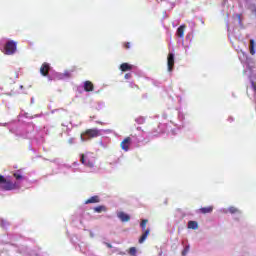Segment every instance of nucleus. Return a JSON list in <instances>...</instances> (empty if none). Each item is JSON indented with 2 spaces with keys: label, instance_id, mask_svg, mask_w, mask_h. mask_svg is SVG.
<instances>
[{
  "label": "nucleus",
  "instance_id": "obj_25",
  "mask_svg": "<svg viewBox=\"0 0 256 256\" xmlns=\"http://www.w3.org/2000/svg\"><path fill=\"white\" fill-rule=\"evenodd\" d=\"M124 47L125 49H131V43L129 42L124 43Z\"/></svg>",
  "mask_w": 256,
  "mask_h": 256
},
{
  "label": "nucleus",
  "instance_id": "obj_2",
  "mask_svg": "<svg viewBox=\"0 0 256 256\" xmlns=\"http://www.w3.org/2000/svg\"><path fill=\"white\" fill-rule=\"evenodd\" d=\"M0 186L4 191H13L17 189V183H13L11 180H7L5 176L0 175Z\"/></svg>",
  "mask_w": 256,
  "mask_h": 256
},
{
  "label": "nucleus",
  "instance_id": "obj_15",
  "mask_svg": "<svg viewBox=\"0 0 256 256\" xmlns=\"http://www.w3.org/2000/svg\"><path fill=\"white\" fill-rule=\"evenodd\" d=\"M188 229H199V223L197 221H189Z\"/></svg>",
  "mask_w": 256,
  "mask_h": 256
},
{
  "label": "nucleus",
  "instance_id": "obj_5",
  "mask_svg": "<svg viewBox=\"0 0 256 256\" xmlns=\"http://www.w3.org/2000/svg\"><path fill=\"white\" fill-rule=\"evenodd\" d=\"M168 71L171 73L173 67H175V54L169 53L167 57Z\"/></svg>",
  "mask_w": 256,
  "mask_h": 256
},
{
  "label": "nucleus",
  "instance_id": "obj_11",
  "mask_svg": "<svg viewBox=\"0 0 256 256\" xmlns=\"http://www.w3.org/2000/svg\"><path fill=\"white\" fill-rule=\"evenodd\" d=\"M198 213H202V215H207V213H213V206L202 207L198 210Z\"/></svg>",
  "mask_w": 256,
  "mask_h": 256
},
{
  "label": "nucleus",
  "instance_id": "obj_28",
  "mask_svg": "<svg viewBox=\"0 0 256 256\" xmlns=\"http://www.w3.org/2000/svg\"><path fill=\"white\" fill-rule=\"evenodd\" d=\"M106 247H108V249H113V246L110 243H106Z\"/></svg>",
  "mask_w": 256,
  "mask_h": 256
},
{
  "label": "nucleus",
  "instance_id": "obj_8",
  "mask_svg": "<svg viewBox=\"0 0 256 256\" xmlns=\"http://www.w3.org/2000/svg\"><path fill=\"white\" fill-rule=\"evenodd\" d=\"M84 91L86 93H90L91 91H95V86L93 85V82L87 80L84 82Z\"/></svg>",
  "mask_w": 256,
  "mask_h": 256
},
{
  "label": "nucleus",
  "instance_id": "obj_22",
  "mask_svg": "<svg viewBox=\"0 0 256 256\" xmlns=\"http://www.w3.org/2000/svg\"><path fill=\"white\" fill-rule=\"evenodd\" d=\"M147 222H148V220H142V222L140 223V227H141L142 229H146V227H147Z\"/></svg>",
  "mask_w": 256,
  "mask_h": 256
},
{
  "label": "nucleus",
  "instance_id": "obj_16",
  "mask_svg": "<svg viewBox=\"0 0 256 256\" xmlns=\"http://www.w3.org/2000/svg\"><path fill=\"white\" fill-rule=\"evenodd\" d=\"M94 211L95 213H103L105 211H107V207L101 205V206H97V207H94Z\"/></svg>",
  "mask_w": 256,
  "mask_h": 256
},
{
  "label": "nucleus",
  "instance_id": "obj_20",
  "mask_svg": "<svg viewBox=\"0 0 256 256\" xmlns=\"http://www.w3.org/2000/svg\"><path fill=\"white\" fill-rule=\"evenodd\" d=\"M13 177H15L16 181H21L23 180V175L19 174V173H14Z\"/></svg>",
  "mask_w": 256,
  "mask_h": 256
},
{
  "label": "nucleus",
  "instance_id": "obj_1",
  "mask_svg": "<svg viewBox=\"0 0 256 256\" xmlns=\"http://www.w3.org/2000/svg\"><path fill=\"white\" fill-rule=\"evenodd\" d=\"M101 136V130L97 128L86 129L80 136L81 141H89L91 139H97Z\"/></svg>",
  "mask_w": 256,
  "mask_h": 256
},
{
  "label": "nucleus",
  "instance_id": "obj_23",
  "mask_svg": "<svg viewBox=\"0 0 256 256\" xmlns=\"http://www.w3.org/2000/svg\"><path fill=\"white\" fill-rule=\"evenodd\" d=\"M189 246H186L184 249H183V251H182V256H185V255H187V253H189Z\"/></svg>",
  "mask_w": 256,
  "mask_h": 256
},
{
  "label": "nucleus",
  "instance_id": "obj_19",
  "mask_svg": "<svg viewBox=\"0 0 256 256\" xmlns=\"http://www.w3.org/2000/svg\"><path fill=\"white\" fill-rule=\"evenodd\" d=\"M129 255H132V256H135V255H137V248H135V247H131L130 249H129Z\"/></svg>",
  "mask_w": 256,
  "mask_h": 256
},
{
  "label": "nucleus",
  "instance_id": "obj_7",
  "mask_svg": "<svg viewBox=\"0 0 256 256\" xmlns=\"http://www.w3.org/2000/svg\"><path fill=\"white\" fill-rule=\"evenodd\" d=\"M81 163L83 165H85L86 167H90L93 168L95 167V162H93L92 160H90L89 158H85V154L81 155V159H80Z\"/></svg>",
  "mask_w": 256,
  "mask_h": 256
},
{
  "label": "nucleus",
  "instance_id": "obj_10",
  "mask_svg": "<svg viewBox=\"0 0 256 256\" xmlns=\"http://www.w3.org/2000/svg\"><path fill=\"white\" fill-rule=\"evenodd\" d=\"M120 70L125 73L127 71H132L133 70V65L129 64V63H122L120 65Z\"/></svg>",
  "mask_w": 256,
  "mask_h": 256
},
{
  "label": "nucleus",
  "instance_id": "obj_26",
  "mask_svg": "<svg viewBox=\"0 0 256 256\" xmlns=\"http://www.w3.org/2000/svg\"><path fill=\"white\" fill-rule=\"evenodd\" d=\"M69 145H73L75 143V138H70L68 140Z\"/></svg>",
  "mask_w": 256,
  "mask_h": 256
},
{
  "label": "nucleus",
  "instance_id": "obj_12",
  "mask_svg": "<svg viewBox=\"0 0 256 256\" xmlns=\"http://www.w3.org/2000/svg\"><path fill=\"white\" fill-rule=\"evenodd\" d=\"M185 25H181L176 32L177 37H180V39H183L185 37Z\"/></svg>",
  "mask_w": 256,
  "mask_h": 256
},
{
  "label": "nucleus",
  "instance_id": "obj_17",
  "mask_svg": "<svg viewBox=\"0 0 256 256\" xmlns=\"http://www.w3.org/2000/svg\"><path fill=\"white\" fill-rule=\"evenodd\" d=\"M250 54L255 55V40H250Z\"/></svg>",
  "mask_w": 256,
  "mask_h": 256
},
{
  "label": "nucleus",
  "instance_id": "obj_6",
  "mask_svg": "<svg viewBox=\"0 0 256 256\" xmlns=\"http://www.w3.org/2000/svg\"><path fill=\"white\" fill-rule=\"evenodd\" d=\"M120 147L123 151H129V147H131V137H126L121 143Z\"/></svg>",
  "mask_w": 256,
  "mask_h": 256
},
{
  "label": "nucleus",
  "instance_id": "obj_27",
  "mask_svg": "<svg viewBox=\"0 0 256 256\" xmlns=\"http://www.w3.org/2000/svg\"><path fill=\"white\" fill-rule=\"evenodd\" d=\"M124 78H125V79H131V73L125 74Z\"/></svg>",
  "mask_w": 256,
  "mask_h": 256
},
{
  "label": "nucleus",
  "instance_id": "obj_24",
  "mask_svg": "<svg viewBox=\"0 0 256 256\" xmlns=\"http://www.w3.org/2000/svg\"><path fill=\"white\" fill-rule=\"evenodd\" d=\"M63 76L64 77H71V72L69 70H66L64 73H63Z\"/></svg>",
  "mask_w": 256,
  "mask_h": 256
},
{
  "label": "nucleus",
  "instance_id": "obj_18",
  "mask_svg": "<svg viewBox=\"0 0 256 256\" xmlns=\"http://www.w3.org/2000/svg\"><path fill=\"white\" fill-rule=\"evenodd\" d=\"M228 212L231 213V215H235V213H241V211L233 206L228 208Z\"/></svg>",
  "mask_w": 256,
  "mask_h": 256
},
{
  "label": "nucleus",
  "instance_id": "obj_3",
  "mask_svg": "<svg viewBox=\"0 0 256 256\" xmlns=\"http://www.w3.org/2000/svg\"><path fill=\"white\" fill-rule=\"evenodd\" d=\"M16 51H17V42L13 40H9L8 42H6L4 46L5 55H14Z\"/></svg>",
  "mask_w": 256,
  "mask_h": 256
},
{
  "label": "nucleus",
  "instance_id": "obj_14",
  "mask_svg": "<svg viewBox=\"0 0 256 256\" xmlns=\"http://www.w3.org/2000/svg\"><path fill=\"white\" fill-rule=\"evenodd\" d=\"M100 201L101 199H99V196H92L85 201V205H89L91 203H99Z\"/></svg>",
  "mask_w": 256,
  "mask_h": 256
},
{
  "label": "nucleus",
  "instance_id": "obj_13",
  "mask_svg": "<svg viewBox=\"0 0 256 256\" xmlns=\"http://www.w3.org/2000/svg\"><path fill=\"white\" fill-rule=\"evenodd\" d=\"M151 233V231L149 230V229H146L145 231H144V233L142 234V236L139 238V241H138V243H145V241H146V239H147V237H149V234Z\"/></svg>",
  "mask_w": 256,
  "mask_h": 256
},
{
  "label": "nucleus",
  "instance_id": "obj_4",
  "mask_svg": "<svg viewBox=\"0 0 256 256\" xmlns=\"http://www.w3.org/2000/svg\"><path fill=\"white\" fill-rule=\"evenodd\" d=\"M49 71H51V65L49 63L44 62L40 67V73L43 77H49Z\"/></svg>",
  "mask_w": 256,
  "mask_h": 256
},
{
  "label": "nucleus",
  "instance_id": "obj_9",
  "mask_svg": "<svg viewBox=\"0 0 256 256\" xmlns=\"http://www.w3.org/2000/svg\"><path fill=\"white\" fill-rule=\"evenodd\" d=\"M118 218L123 222L127 223L128 221H131V216L128 214H125V212H119L118 213Z\"/></svg>",
  "mask_w": 256,
  "mask_h": 256
},
{
  "label": "nucleus",
  "instance_id": "obj_21",
  "mask_svg": "<svg viewBox=\"0 0 256 256\" xmlns=\"http://www.w3.org/2000/svg\"><path fill=\"white\" fill-rule=\"evenodd\" d=\"M236 17L238 19L239 25H243V15L242 14H236Z\"/></svg>",
  "mask_w": 256,
  "mask_h": 256
}]
</instances>
